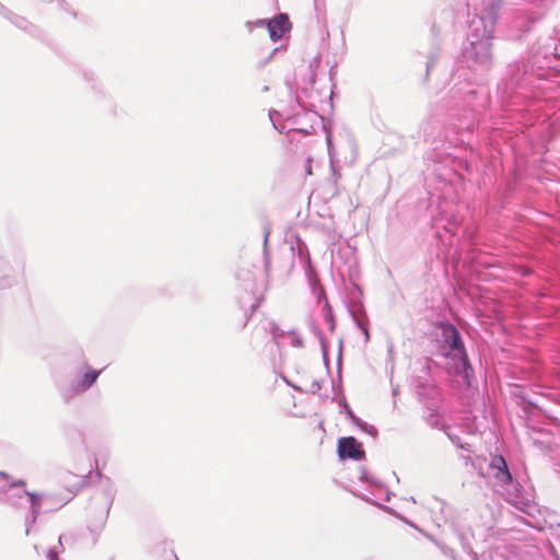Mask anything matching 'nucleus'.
<instances>
[{
  "label": "nucleus",
  "instance_id": "obj_1",
  "mask_svg": "<svg viewBox=\"0 0 560 560\" xmlns=\"http://www.w3.org/2000/svg\"><path fill=\"white\" fill-rule=\"evenodd\" d=\"M112 501L107 497L91 500L85 508V522L88 528L93 533L101 532L107 522Z\"/></svg>",
  "mask_w": 560,
  "mask_h": 560
},
{
  "label": "nucleus",
  "instance_id": "obj_2",
  "mask_svg": "<svg viewBox=\"0 0 560 560\" xmlns=\"http://www.w3.org/2000/svg\"><path fill=\"white\" fill-rule=\"evenodd\" d=\"M260 302L259 296L244 294L240 298L238 303L233 306L232 314L242 327L246 326L254 312L259 307Z\"/></svg>",
  "mask_w": 560,
  "mask_h": 560
},
{
  "label": "nucleus",
  "instance_id": "obj_3",
  "mask_svg": "<svg viewBox=\"0 0 560 560\" xmlns=\"http://www.w3.org/2000/svg\"><path fill=\"white\" fill-rule=\"evenodd\" d=\"M337 453L340 459L360 462L365 458V451L362 443L353 436L340 438L337 443Z\"/></svg>",
  "mask_w": 560,
  "mask_h": 560
},
{
  "label": "nucleus",
  "instance_id": "obj_4",
  "mask_svg": "<svg viewBox=\"0 0 560 560\" xmlns=\"http://www.w3.org/2000/svg\"><path fill=\"white\" fill-rule=\"evenodd\" d=\"M290 27L291 23L287 14H280L268 23L269 35L273 42L281 39Z\"/></svg>",
  "mask_w": 560,
  "mask_h": 560
},
{
  "label": "nucleus",
  "instance_id": "obj_5",
  "mask_svg": "<svg viewBox=\"0 0 560 560\" xmlns=\"http://www.w3.org/2000/svg\"><path fill=\"white\" fill-rule=\"evenodd\" d=\"M100 375L98 371L90 370L88 371L83 378L74 386V392L82 393L85 392L93 383L96 382Z\"/></svg>",
  "mask_w": 560,
  "mask_h": 560
},
{
  "label": "nucleus",
  "instance_id": "obj_6",
  "mask_svg": "<svg viewBox=\"0 0 560 560\" xmlns=\"http://www.w3.org/2000/svg\"><path fill=\"white\" fill-rule=\"evenodd\" d=\"M495 479H498L501 483L508 485L512 481V475L508 469L498 470L495 474Z\"/></svg>",
  "mask_w": 560,
  "mask_h": 560
},
{
  "label": "nucleus",
  "instance_id": "obj_7",
  "mask_svg": "<svg viewBox=\"0 0 560 560\" xmlns=\"http://www.w3.org/2000/svg\"><path fill=\"white\" fill-rule=\"evenodd\" d=\"M452 338L453 340L451 347L454 349H463V343L459 334L454 327H452Z\"/></svg>",
  "mask_w": 560,
  "mask_h": 560
},
{
  "label": "nucleus",
  "instance_id": "obj_8",
  "mask_svg": "<svg viewBox=\"0 0 560 560\" xmlns=\"http://www.w3.org/2000/svg\"><path fill=\"white\" fill-rule=\"evenodd\" d=\"M491 466L497 468L498 470L508 469L506 462L502 456L494 457L491 463Z\"/></svg>",
  "mask_w": 560,
  "mask_h": 560
},
{
  "label": "nucleus",
  "instance_id": "obj_9",
  "mask_svg": "<svg viewBox=\"0 0 560 560\" xmlns=\"http://www.w3.org/2000/svg\"><path fill=\"white\" fill-rule=\"evenodd\" d=\"M30 499H31V503H32V506L35 509L39 505V500L38 498L36 497V494L34 493H27Z\"/></svg>",
  "mask_w": 560,
  "mask_h": 560
},
{
  "label": "nucleus",
  "instance_id": "obj_10",
  "mask_svg": "<svg viewBox=\"0 0 560 560\" xmlns=\"http://www.w3.org/2000/svg\"><path fill=\"white\" fill-rule=\"evenodd\" d=\"M48 559H49V560H59V559H58V555H57V552H56L55 550H49V552H48Z\"/></svg>",
  "mask_w": 560,
  "mask_h": 560
},
{
  "label": "nucleus",
  "instance_id": "obj_11",
  "mask_svg": "<svg viewBox=\"0 0 560 560\" xmlns=\"http://www.w3.org/2000/svg\"><path fill=\"white\" fill-rule=\"evenodd\" d=\"M307 173H308L310 175L312 174L311 165H308V167H307Z\"/></svg>",
  "mask_w": 560,
  "mask_h": 560
}]
</instances>
